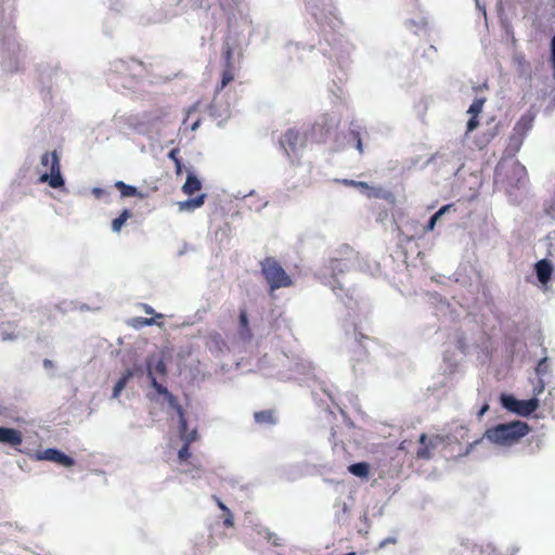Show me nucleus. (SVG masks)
Returning a JSON list of instances; mask_svg holds the SVG:
<instances>
[{
    "mask_svg": "<svg viewBox=\"0 0 555 555\" xmlns=\"http://www.w3.org/2000/svg\"><path fill=\"white\" fill-rule=\"evenodd\" d=\"M452 207H453V204H448V205L442 206L438 211H436L430 217V219L435 220V222L437 223V221L440 219V217L442 215H444L447 211H449Z\"/></svg>",
    "mask_w": 555,
    "mask_h": 555,
    "instance_id": "nucleus-35",
    "label": "nucleus"
},
{
    "mask_svg": "<svg viewBox=\"0 0 555 555\" xmlns=\"http://www.w3.org/2000/svg\"><path fill=\"white\" fill-rule=\"evenodd\" d=\"M478 116H472L470 119L467 121L466 134L474 131L478 127Z\"/></svg>",
    "mask_w": 555,
    "mask_h": 555,
    "instance_id": "nucleus-37",
    "label": "nucleus"
},
{
    "mask_svg": "<svg viewBox=\"0 0 555 555\" xmlns=\"http://www.w3.org/2000/svg\"><path fill=\"white\" fill-rule=\"evenodd\" d=\"M240 325L242 327H247V325H248V318H247V314L245 311H242L240 313Z\"/></svg>",
    "mask_w": 555,
    "mask_h": 555,
    "instance_id": "nucleus-42",
    "label": "nucleus"
},
{
    "mask_svg": "<svg viewBox=\"0 0 555 555\" xmlns=\"http://www.w3.org/2000/svg\"><path fill=\"white\" fill-rule=\"evenodd\" d=\"M125 372L133 373V377H142L144 374V367L142 364H134L132 369H127Z\"/></svg>",
    "mask_w": 555,
    "mask_h": 555,
    "instance_id": "nucleus-36",
    "label": "nucleus"
},
{
    "mask_svg": "<svg viewBox=\"0 0 555 555\" xmlns=\"http://www.w3.org/2000/svg\"><path fill=\"white\" fill-rule=\"evenodd\" d=\"M435 227H436L435 220L429 219L428 223L424 228H422V230L420 232H416L415 235L409 236L408 241L414 240L415 236H418V237L424 236L426 233L434 231Z\"/></svg>",
    "mask_w": 555,
    "mask_h": 555,
    "instance_id": "nucleus-32",
    "label": "nucleus"
},
{
    "mask_svg": "<svg viewBox=\"0 0 555 555\" xmlns=\"http://www.w3.org/2000/svg\"><path fill=\"white\" fill-rule=\"evenodd\" d=\"M112 70L119 75L128 76L131 78H139L144 75L145 66L142 62L134 59H119L112 63Z\"/></svg>",
    "mask_w": 555,
    "mask_h": 555,
    "instance_id": "nucleus-6",
    "label": "nucleus"
},
{
    "mask_svg": "<svg viewBox=\"0 0 555 555\" xmlns=\"http://www.w3.org/2000/svg\"><path fill=\"white\" fill-rule=\"evenodd\" d=\"M236 48V40L231 36H227L222 44V66L228 69H236L234 61V51Z\"/></svg>",
    "mask_w": 555,
    "mask_h": 555,
    "instance_id": "nucleus-9",
    "label": "nucleus"
},
{
    "mask_svg": "<svg viewBox=\"0 0 555 555\" xmlns=\"http://www.w3.org/2000/svg\"><path fill=\"white\" fill-rule=\"evenodd\" d=\"M164 400L168 403L170 408H172L176 411L177 415H179V411L184 412L181 404H179L177 398L170 391H168V393L164 396Z\"/></svg>",
    "mask_w": 555,
    "mask_h": 555,
    "instance_id": "nucleus-29",
    "label": "nucleus"
},
{
    "mask_svg": "<svg viewBox=\"0 0 555 555\" xmlns=\"http://www.w3.org/2000/svg\"><path fill=\"white\" fill-rule=\"evenodd\" d=\"M501 403L507 411L524 417L531 415L539 408V400L537 398L518 400L511 395H502Z\"/></svg>",
    "mask_w": 555,
    "mask_h": 555,
    "instance_id": "nucleus-5",
    "label": "nucleus"
},
{
    "mask_svg": "<svg viewBox=\"0 0 555 555\" xmlns=\"http://www.w3.org/2000/svg\"><path fill=\"white\" fill-rule=\"evenodd\" d=\"M38 461H49L60 464L66 468L75 465V460L56 448H48L36 453Z\"/></svg>",
    "mask_w": 555,
    "mask_h": 555,
    "instance_id": "nucleus-7",
    "label": "nucleus"
},
{
    "mask_svg": "<svg viewBox=\"0 0 555 555\" xmlns=\"http://www.w3.org/2000/svg\"><path fill=\"white\" fill-rule=\"evenodd\" d=\"M529 431L530 427L526 422L513 421L488 428L483 437L499 446H512L518 442Z\"/></svg>",
    "mask_w": 555,
    "mask_h": 555,
    "instance_id": "nucleus-1",
    "label": "nucleus"
},
{
    "mask_svg": "<svg viewBox=\"0 0 555 555\" xmlns=\"http://www.w3.org/2000/svg\"><path fill=\"white\" fill-rule=\"evenodd\" d=\"M142 323L145 325H153L155 322L154 319H143Z\"/></svg>",
    "mask_w": 555,
    "mask_h": 555,
    "instance_id": "nucleus-50",
    "label": "nucleus"
},
{
    "mask_svg": "<svg viewBox=\"0 0 555 555\" xmlns=\"http://www.w3.org/2000/svg\"><path fill=\"white\" fill-rule=\"evenodd\" d=\"M254 420L262 426H275L279 421L276 411L272 409L255 412Z\"/></svg>",
    "mask_w": 555,
    "mask_h": 555,
    "instance_id": "nucleus-14",
    "label": "nucleus"
},
{
    "mask_svg": "<svg viewBox=\"0 0 555 555\" xmlns=\"http://www.w3.org/2000/svg\"><path fill=\"white\" fill-rule=\"evenodd\" d=\"M133 377V373L131 372H124L122 375L119 377V379L116 382L114 388L112 398L117 399L121 391L125 389L128 382Z\"/></svg>",
    "mask_w": 555,
    "mask_h": 555,
    "instance_id": "nucleus-20",
    "label": "nucleus"
},
{
    "mask_svg": "<svg viewBox=\"0 0 555 555\" xmlns=\"http://www.w3.org/2000/svg\"><path fill=\"white\" fill-rule=\"evenodd\" d=\"M551 49H552V62L553 65H555V35L553 36L551 40Z\"/></svg>",
    "mask_w": 555,
    "mask_h": 555,
    "instance_id": "nucleus-47",
    "label": "nucleus"
},
{
    "mask_svg": "<svg viewBox=\"0 0 555 555\" xmlns=\"http://www.w3.org/2000/svg\"><path fill=\"white\" fill-rule=\"evenodd\" d=\"M198 127H199V120H196V121L191 126V130H192V131H194V130H196Z\"/></svg>",
    "mask_w": 555,
    "mask_h": 555,
    "instance_id": "nucleus-51",
    "label": "nucleus"
},
{
    "mask_svg": "<svg viewBox=\"0 0 555 555\" xmlns=\"http://www.w3.org/2000/svg\"><path fill=\"white\" fill-rule=\"evenodd\" d=\"M42 365L46 370H50V369H53L54 364H53V361L50 360V359H43L42 361Z\"/></svg>",
    "mask_w": 555,
    "mask_h": 555,
    "instance_id": "nucleus-46",
    "label": "nucleus"
},
{
    "mask_svg": "<svg viewBox=\"0 0 555 555\" xmlns=\"http://www.w3.org/2000/svg\"><path fill=\"white\" fill-rule=\"evenodd\" d=\"M183 254H184V249H181V250L179 251V256H181V255H183Z\"/></svg>",
    "mask_w": 555,
    "mask_h": 555,
    "instance_id": "nucleus-55",
    "label": "nucleus"
},
{
    "mask_svg": "<svg viewBox=\"0 0 555 555\" xmlns=\"http://www.w3.org/2000/svg\"><path fill=\"white\" fill-rule=\"evenodd\" d=\"M0 442L16 449L23 442V435L15 428L0 426Z\"/></svg>",
    "mask_w": 555,
    "mask_h": 555,
    "instance_id": "nucleus-10",
    "label": "nucleus"
},
{
    "mask_svg": "<svg viewBox=\"0 0 555 555\" xmlns=\"http://www.w3.org/2000/svg\"><path fill=\"white\" fill-rule=\"evenodd\" d=\"M153 361H154V357H149L146 359V373H147V377L150 379L151 387L153 389H155V391L158 395L164 397V396H166L168 393L169 390L165 386L160 385L157 382V379H156V377L154 375V372L152 371Z\"/></svg>",
    "mask_w": 555,
    "mask_h": 555,
    "instance_id": "nucleus-15",
    "label": "nucleus"
},
{
    "mask_svg": "<svg viewBox=\"0 0 555 555\" xmlns=\"http://www.w3.org/2000/svg\"><path fill=\"white\" fill-rule=\"evenodd\" d=\"M91 192L96 198H101L105 194V191L98 186L93 188Z\"/></svg>",
    "mask_w": 555,
    "mask_h": 555,
    "instance_id": "nucleus-43",
    "label": "nucleus"
},
{
    "mask_svg": "<svg viewBox=\"0 0 555 555\" xmlns=\"http://www.w3.org/2000/svg\"><path fill=\"white\" fill-rule=\"evenodd\" d=\"M40 165L50 168V172L40 175L38 179L40 183H48L52 189L64 186L65 179L61 172L60 155L56 151L43 153L40 157Z\"/></svg>",
    "mask_w": 555,
    "mask_h": 555,
    "instance_id": "nucleus-2",
    "label": "nucleus"
},
{
    "mask_svg": "<svg viewBox=\"0 0 555 555\" xmlns=\"http://www.w3.org/2000/svg\"><path fill=\"white\" fill-rule=\"evenodd\" d=\"M154 366V370L159 374V375H165L167 373V366L164 362L163 359H158L157 361H153V364H152V367Z\"/></svg>",
    "mask_w": 555,
    "mask_h": 555,
    "instance_id": "nucleus-34",
    "label": "nucleus"
},
{
    "mask_svg": "<svg viewBox=\"0 0 555 555\" xmlns=\"http://www.w3.org/2000/svg\"><path fill=\"white\" fill-rule=\"evenodd\" d=\"M544 390V383L542 380L539 382V385L534 387L533 393L535 396L540 395Z\"/></svg>",
    "mask_w": 555,
    "mask_h": 555,
    "instance_id": "nucleus-44",
    "label": "nucleus"
},
{
    "mask_svg": "<svg viewBox=\"0 0 555 555\" xmlns=\"http://www.w3.org/2000/svg\"><path fill=\"white\" fill-rule=\"evenodd\" d=\"M197 437H198L197 429L196 428L191 429V437L189 439H186L185 441H183V446L181 447V449L178 452V459H179L180 463H184L190 459V456H191L190 444L192 442L196 441Z\"/></svg>",
    "mask_w": 555,
    "mask_h": 555,
    "instance_id": "nucleus-17",
    "label": "nucleus"
},
{
    "mask_svg": "<svg viewBox=\"0 0 555 555\" xmlns=\"http://www.w3.org/2000/svg\"><path fill=\"white\" fill-rule=\"evenodd\" d=\"M202 189V181L191 169L186 170V179L182 185V192L186 195H192Z\"/></svg>",
    "mask_w": 555,
    "mask_h": 555,
    "instance_id": "nucleus-13",
    "label": "nucleus"
},
{
    "mask_svg": "<svg viewBox=\"0 0 555 555\" xmlns=\"http://www.w3.org/2000/svg\"><path fill=\"white\" fill-rule=\"evenodd\" d=\"M253 194H254V191L249 192V194H247V196L253 195ZM244 197H246V195H244Z\"/></svg>",
    "mask_w": 555,
    "mask_h": 555,
    "instance_id": "nucleus-56",
    "label": "nucleus"
},
{
    "mask_svg": "<svg viewBox=\"0 0 555 555\" xmlns=\"http://www.w3.org/2000/svg\"><path fill=\"white\" fill-rule=\"evenodd\" d=\"M351 135L353 137V139L357 142V150L359 151L360 154H362L363 153V144H362L360 133L358 131H352Z\"/></svg>",
    "mask_w": 555,
    "mask_h": 555,
    "instance_id": "nucleus-39",
    "label": "nucleus"
},
{
    "mask_svg": "<svg viewBox=\"0 0 555 555\" xmlns=\"http://www.w3.org/2000/svg\"><path fill=\"white\" fill-rule=\"evenodd\" d=\"M280 146L288 158L294 162L299 159L305 149L306 139L299 131L289 128L279 140Z\"/></svg>",
    "mask_w": 555,
    "mask_h": 555,
    "instance_id": "nucleus-4",
    "label": "nucleus"
},
{
    "mask_svg": "<svg viewBox=\"0 0 555 555\" xmlns=\"http://www.w3.org/2000/svg\"><path fill=\"white\" fill-rule=\"evenodd\" d=\"M444 438L440 435H436L429 438L426 434L420 436L418 442L420 448L416 451V457L420 460L431 459V452L437 448L439 443H442Z\"/></svg>",
    "mask_w": 555,
    "mask_h": 555,
    "instance_id": "nucleus-8",
    "label": "nucleus"
},
{
    "mask_svg": "<svg viewBox=\"0 0 555 555\" xmlns=\"http://www.w3.org/2000/svg\"><path fill=\"white\" fill-rule=\"evenodd\" d=\"M535 371L539 375L541 374H545L546 371H547V358H543L542 360L539 361L537 367H535Z\"/></svg>",
    "mask_w": 555,
    "mask_h": 555,
    "instance_id": "nucleus-38",
    "label": "nucleus"
},
{
    "mask_svg": "<svg viewBox=\"0 0 555 555\" xmlns=\"http://www.w3.org/2000/svg\"><path fill=\"white\" fill-rule=\"evenodd\" d=\"M259 534L263 535V538L271 542L274 545H281V539L278 537L276 533L271 532L268 528H264L262 531H259Z\"/></svg>",
    "mask_w": 555,
    "mask_h": 555,
    "instance_id": "nucleus-31",
    "label": "nucleus"
},
{
    "mask_svg": "<svg viewBox=\"0 0 555 555\" xmlns=\"http://www.w3.org/2000/svg\"><path fill=\"white\" fill-rule=\"evenodd\" d=\"M178 421H179V437L182 441H185L186 439H189L191 437V430H189L184 412L179 411Z\"/></svg>",
    "mask_w": 555,
    "mask_h": 555,
    "instance_id": "nucleus-23",
    "label": "nucleus"
},
{
    "mask_svg": "<svg viewBox=\"0 0 555 555\" xmlns=\"http://www.w3.org/2000/svg\"><path fill=\"white\" fill-rule=\"evenodd\" d=\"M217 500V504L219 506V508L221 511H223L224 513L229 512L230 509L228 508V506L222 502L220 501L219 499H216Z\"/></svg>",
    "mask_w": 555,
    "mask_h": 555,
    "instance_id": "nucleus-48",
    "label": "nucleus"
},
{
    "mask_svg": "<svg viewBox=\"0 0 555 555\" xmlns=\"http://www.w3.org/2000/svg\"><path fill=\"white\" fill-rule=\"evenodd\" d=\"M534 118L535 115L532 112L524 114L515 124L513 131L526 138L527 133L533 127Z\"/></svg>",
    "mask_w": 555,
    "mask_h": 555,
    "instance_id": "nucleus-11",
    "label": "nucleus"
},
{
    "mask_svg": "<svg viewBox=\"0 0 555 555\" xmlns=\"http://www.w3.org/2000/svg\"><path fill=\"white\" fill-rule=\"evenodd\" d=\"M365 196L369 198H382L389 203L395 202V196L390 191H387L380 186H371L367 192H365Z\"/></svg>",
    "mask_w": 555,
    "mask_h": 555,
    "instance_id": "nucleus-18",
    "label": "nucleus"
},
{
    "mask_svg": "<svg viewBox=\"0 0 555 555\" xmlns=\"http://www.w3.org/2000/svg\"><path fill=\"white\" fill-rule=\"evenodd\" d=\"M4 339H14V336L12 334H9L4 337Z\"/></svg>",
    "mask_w": 555,
    "mask_h": 555,
    "instance_id": "nucleus-53",
    "label": "nucleus"
},
{
    "mask_svg": "<svg viewBox=\"0 0 555 555\" xmlns=\"http://www.w3.org/2000/svg\"><path fill=\"white\" fill-rule=\"evenodd\" d=\"M412 223H413L414 228H418L420 227L418 221H413Z\"/></svg>",
    "mask_w": 555,
    "mask_h": 555,
    "instance_id": "nucleus-54",
    "label": "nucleus"
},
{
    "mask_svg": "<svg viewBox=\"0 0 555 555\" xmlns=\"http://www.w3.org/2000/svg\"><path fill=\"white\" fill-rule=\"evenodd\" d=\"M179 153H180V150L178 147L176 149H172L169 153H168V157L175 164V167H176V173L177 175H181L182 172V162L179 157Z\"/></svg>",
    "mask_w": 555,
    "mask_h": 555,
    "instance_id": "nucleus-27",
    "label": "nucleus"
},
{
    "mask_svg": "<svg viewBox=\"0 0 555 555\" xmlns=\"http://www.w3.org/2000/svg\"><path fill=\"white\" fill-rule=\"evenodd\" d=\"M489 409V405L488 404H485L480 411L478 412V416L481 417Z\"/></svg>",
    "mask_w": 555,
    "mask_h": 555,
    "instance_id": "nucleus-49",
    "label": "nucleus"
},
{
    "mask_svg": "<svg viewBox=\"0 0 555 555\" xmlns=\"http://www.w3.org/2000/svg\"><path fill=\"white\" fill-rule=\"evenodd\" d=\"M344 184L359 189L364 195H365V192H367L370 189V185L363 181L344 180Z\"/></svg>",
    "mask_w": 555,
    "mask_h": 555,
    "instance_id": "nucleus-33",
    "label": "nucleus"
},
{
    "mask_svg": "<svg viewBox=\"0 0 555 555\" xmlns=\"http://www.w3.org/2000/svg\"><path fill=\"white\" fill-rule=\"evenodd\" d=\"M535 272L539 282L543 285H546L551 280V276L554 272V268L551 261L542 259L535 263Z\"/></svg>",
    "mask_w": 555,
    "mask_h": 555,
    "instance_id": "nucleus-12",
    "label": "nucleus"
},
{
    "mask_svg": "<svg viewBox=\"0 0 555 555\" xmlns=\"http://www.w3.org/2000/svg\"><path fill=\"white\" fill-rule=\"evenodd\" d=\"M10 23L9 20L4 18L3 12L0 9V37H2V44H5V40L10 37Z\"/></svg>",
    "mask_w": 555,
    "mask_h": 555,
    "instance_id": "nucleus-26",
    "label": "nucleus"
},
{
    "mask_svg": "<svg viewBox=\"0 0 555 555\" xmlns=\"http://www.w3.org/2000/svg\"><path fill=\"white\" fill-rule=\"evenodd\" d=\"M348 472L360 478H367L370 474V465L366 462H359L349 465Z\"/></svg>",
    "mask_w": 555,
    "mask_h": 555,
    "instance_id": "nucleus-21",
    "label": "nucleus"
},
{
    "mask_svg": "<svg viewBox=\"0 0 555 555\" xmlns=\"http://www.w3.org/2000/svg\"><path fill=\"white\" fill-rule=\"evenodd\" d=\"M525 137H520L518 133L512 131L508 137L507 149L514 153L518 152L524 143Z\"/></svg>",
    "mask_w": 555,
    "mask_h": 555,
    "instance_id": "nucleus-25",
    "label": "nucleus"
},
{
    "mask_svg": "<svg viewBox=\"0 0 555 555\" xmlns=\"http://www.w3.org/2000/svg\"><path fill=\"white\" fill-rule=\"evenodd\" d=\"M485 102L486 100L482 98L475 99L468 108V113L472 114V116H478V114L482 111Z\"/></svg>",
    "mask_w": 555,
    "mask_h": 555,
    "instance_id": "nucleus-30",
    "label": "nucleus"
},
{
    "mask_svg": "<svg viewBox=\"0 0 555 555\" xmlns=\"http://www.w3.org/2000/svg\"><path fill=\"white\" fill-rule=\"evenodd\" d=\"M332 268L335 270L337 269L339 272H344L347 269L346 263H341L339 260L335 259L332 260Z\"/></svg>",
    "mask_w": 555,
    "mask_h": 555,
    "instance_id": "nucleus-40",
    "label": "nucleus"
},
{
    "mask_svg": "<svg viewBox=\"0 0 555 555\" xmlns=\"http://www.w3.org/2000/svg\"><path fill=\"white\" fill-rule=\"evenodd\" d=\"M261 272L270 285L271 292L287 287L292 284L291 276L283 267L272 257H267L260 262Z\"/></svg>",
    "mask_w": 555,
    "mask_h": 555,
    "instance_id": "nucleus-3",
    "label": "nucleus"
},
{
    "mask_svg": "<svg viewBox=\"0 0 555 555\" xmlns=\"http://www.w3.org/2000/svg\"><path fill=\"white\" fill-rule=\"evenodd\" d=\"M115 188L120 191L121 197H143V194L135 186L127 184L124 181H116Z\"/></svg>",
    "mask_w": 555,
    "mask_h": 555,
    "instance_id": "nucleus-19",
    "label": "nucleus"
},
{
    "mask_svg": "<svg viewBox=\"0 0 555 555\" xmlns=\"http://www.w3.org/2000/svg\"><path fill=\"white\" fill-rule=\"evenodd\" d=\"M235 69L223 68L221 75V81L216 87V94H218L221 90H223L233 79H234Z\"/></svg>",
    "mask_w": 555,
    "mask_h": 555,
    "instance_id": "nucleus-24",
    "label": "nucleus"
},
{
    "mask_svg": "<svg viewBox=\"0 0 555 555\" xmlns=\"http://www.w3.org/2000/svg\"><path fill=\"white\" fill-rule=\"evenodd\" d=\"M206 198H207V194L202 193L194 198H188L183 202H179L178 203L179 210L180 211H193L194 209L202 207L204 205Z\"/></svg>",
    "mask_w": 555,
    "mask_h": 555,
    "instance_id": "nucleus-16",
    "label": "nucleus"
},
{
    "mask_svg": "<svg viewBox=\"0 0 555 555\" xmlns=\"http://www.w3.org/2000/svg\"><path fill=\"white\" fill-rule=\"evenodd\" d=\"M480 442H481V439H477V440H475L474 442L469 443V444L466 447V450H465L464 454H465V455H466V454H468V453L473 450V448H474L475 446H477L478 443H480Z\"/></svg>",
    "mask_w": 555,
    "mask_h": 555,
    "instance_id": "nucleus-45",
    "label": "nucleus"
},
{
    "mask_svg": "<svg viewBox=\"0 0 555 555\" xmlns=\"http://www.w3.org/2000/svg\"><path fill=\"white\" fill-rule=\"evenodd\" d=\"M131 216L132 214L129 209H124L121 214L112 221V231L118 233Z\"/></svg>",
    "mask_w": 555,
    "mask_h": 555,
    "instance_id": "nucleus-22",
    "label": "nucleus"
},
{
    "mask_svg": "<svg viewBox=\"0 0 555 555\" xmlns=\"http://www.w3.org/2000/svg\"><path fill=\"white\" fill-rule=\"evenodd\" d=\"M225 514L227 515L223 520V524L225 527H232L234 522H233V515H232L231 511L227 512Z\"/></svg>",
    "mask_w": 555,
    "mask_h": 555,
    "instance_id": "nucleus-41",
    "label": "nucleus"
},
{
    "mask_svg": "<svg viewBox=\"0 0 555 555\" xmlns=\"http://www.w3.org/2000/svg\"><path fill=\"white\" fill-rule=\"evenodd\" d=\"M164 400L168 403L170 408H172L176 411L177 415H179V411L184 412L181 404H179L177 398L170 391H168V393L164 396Z\"/></svg>",
    "mask_w": 555,
    "mask_h": 555,
    "instance_id": "nucleus-28",
    "label": "nucleus"
},
{
    "mask_svg": "<svg viewBox=\"0 0 555 555\" xmlns=\"http://www.w3.org/2000/svg\"><path fill=\"white\" fill-rule=\"evenodd\" d=\"M145 312H146V313H149V314H151V313H153V312H154V310H153L151 307L145 306Z\"/></svg>",
    "mask_w": 555,
    "mask_h": 555,
    "instance_id": "nucleus-52",
    "label": "nucleus"
}]
</instances>
